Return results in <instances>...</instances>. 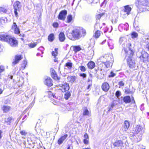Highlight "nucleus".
Returning <instances> with one entry per match:
<instances>
[{
  "mask_svg": "<svg viewBox=\"0 0 149 149\" xmlns=\"http://www.w3.org/2000/svg\"><path fill=\"white\" fill-rule=\"evenodd\" d=\"M122 45L123 47L122 50L125 52V57H127L126 61L127 65L130 68H134L136 66V62L135 60L133 59L134 52L130 48L131 46V43L126 42Z\"/></svg>",
  "mask_w": 149,
  "mask_h": 149,
  "instance_id": "f257e3e1",
  "label": "nucleus"
},
{
  "mask_svg": "<svg viewBox=\"0 0 149 149\" xmlns=\"http://www.w3.org/2000/svg\"><path fill=\"white\" fill-rule=\"evenodd\" d=\"M86 34V30L81 27H77L73 29L71 32H68L67 34V37L72 40H75L84 37Z\"/></svg>",
  "mask_w": 149,
  "mask_h": 149,
  "instance_id": "f03ea898",
  "label": "nucleus"
},
{
  "mask_svg": "<svg viewBox=\"0 0 149 149\" xmlns=\"http://www.w3.org/2000/svg\"><path fill=\"white\" fill-rule=\"evenodd\" d=\"M135 4L139 12L149 11V0H136Z\"/></svg>",
  "mask_w": 149,
  "mask_h": 149,
  "instance_id": "7ed1b4c3",
  "label": "nucleus"
},
{
  "mask_svg": "<svg viewBox=\"0 0 149 149\" xmlns=\"http://www.w3.org/2000/svg\"><path fill=\"white\" fill-rule=\"evenodd\" d=\"M100 62L104 64L105 67L107 68L111 67L112 65L113 61L111 60L110 57L105 55L101 57L100 58Z\"/></svg>",
  "mask_w": 149,
  "mask_h": 149,
  "instance_id": "20e7f679",
  "label": "nucleus"
},
{
  "mask_svg": "<svg viewBox=\"0 0 149 149\" xmlns=\"http://www.w3.org/2000/svg\"><path fill=\"white\" fill-rule=\"evenodd\" d=\"M139 58L141 62L144 63L149 62V54L146 52L142 51Z\"/></svg>",
  "mask_w": 149,
  "mask_h": 149,
  "instance_id": "39448f33",
  "label": "nucleus"
},
{
  "mask_svg": "<svg viewBox=\"0 0 149 149\" xmlns=\"http://www.w3.org/2000/svg\"><path fill=\"white\" fill-rule=\"evenodd\" d=\"M21 3L18 1H15L13 5L14 12L15 16L18 17L19 16L18 13L20 9Z\"/></svg>",
  "mask_w": 149,
  "mask_h": 149,
  "instance_id": "423d86ee",
  "label": "nucleus"
},
{
  "mask_svg": "<svg viewBox=\"0 0 149 149\" xmlns=\"http://www.w3.org/2000/svg\"><path fill=\"white\" fill-rule=\"evenodd\" d=\"M7 43L11 47H17L18 45L17 40L15 37L11 36H10Z\"/></svg>",
  "mask_w": 149,
  "mask_h": 149,
  "instance_id": "0eeeda50",
  "label": "nucleus"
},
{
  "mask_svg": "<svg viewBox=\"0 0 149 149\" xmlns=\"http://www.w3.org/2000/svg\"><path fill=\"white\" fill-rule=\"evenodd\" d=\"M124 138V136H122L120 138V139H122V140L120 139L115 141L113 143V147H120L121 148L124 147V143L123 141Z\"/></svg>",
  "mask_w": 149,
  "mask_h": 149,
  "instance_id": "6e6552de",
  "label": "nucleus"
},
{
  "mask_svg": "<svg viewBox=\"0 0 149 149\" xmlns=\"http://www.w3.org/2000/svg\"><path fill=\"white\" fill-rule=\"evenodd\" d=\"M56 87L59 88V89L63 92H65L70 89L69 84L66 82H65L63 84L58 85H56Z\"/></svg>",
  "mask_w": 149,
  "mask_h": 149,
  "instance_id": "1a4fd4ad",
  "label": "nucleus"
},
{
  "mask_svg": "<svg viewBox=\"0 0 149 149\" xmlns=\"http://www.w3.org/2000/svg\"><path fill=\"white\" fill-rule=\"evenodd\" d=\"M143 127L140 125H137L134 130L133 136H135L138 134H139L140 135H141L143 132Z\"/></svg>",
  "mask_w": 149,
  "mask_h": 149,
  "instance_id": "9d476101",
  "label": "nucleus"
},
{
  "mask_svg": "<svg viewBox=\"0 0 149 149\" xmlns=\"http://www.w3.org/2000/svg\"><path fill=\"white\" fill-rule=\"evenodd\" d=\"M23 58L22 55L21 54H16L15 55L14 59L12 63L13 65H15L18 63Z\"/></svg>",
  "mask_w": 149,
  "mask_h": 149,
  "instance_id": "9b49d317",
  "label": "nucleus"
},
{
  "mask_svg": "<svg viewBox=\"0 0 149 149\" xmlns=\"http://www.w3.org/2000/svg\"><path fill=\"white\" fill-rule=\"evenodd\" d=\"M11 29L13 30L14 33L16 35H19L20 33V30L19 27L15 22H13L11 26Z\"/></svg>",
  "mask_w": 149,
  "mask_h": 149,
  "instance_id": "f8f14e48",
  "label": "nucleus"
},
{
  "mask_svg": "<svg viewBox=\"0 0 149 149\" xmlns=\"http://www.w3.org/2000/svg\"><path fill=\"white\" fill-rule=\"evenodd\" d=\"M123 100L125 103H129L132 102L133 103H135V101L133 97H132L131 99L130 97L129 96H124L123 98Z\"/></svg>",
  "mask_w": 149,
  "mask_h": 149,
  "instance_id": "ddd939ff",
  "label": "nucleus"
},
{
  "mask_svg": "<svg viewBox=\"0 0 149 149\" xmlns=\"http://www.w3.org/2000/svg\"><path fill=\"white\" fill-rule=\"evenodd\" d=\"M67 13V11L65 10H63L60 12L58 17L59 19L64 21L65 20L66 15Z\"/></svg>",
  "mask_w": 149,
  "mask_h": 149,
  "instance_id": "4468645a",
  "label": "nucleus"
},
{
  "mask_svg": "<svg viewBox=\"0 0 149 149\" xmlns=\"http://www.w3.org/2000/svg\"><path fill=\"white\" fill-rule=\"evenodd\" d=\"M101 88L102 91L105 92H107L110 88L109 84L107 82H104L101 85Z\"/></svg>",
  "mask_w": 149,
  "mask_h": 149,
  "instance_id": "2eb2a0df",
  "label": "nucleus"
},
{
  "mask_svg": "<svg viewBox=\"0 0 149 149\" xmlns=\"http://www.w3.org/2000/svg\"><path fill=\"white\" fill-rule=\"evenodd\" d=\"M10 37L9 35L7 34L0 35V40L7 43Z\"/></svg>",
  "mask_w": 149,
  "mask_h": 149,
  "instance_id": "dca6fc26",
  "label": "nucleus"
},
{
  "mask_svg": "<svg viewBox=\"0 0 149 149\" xmlns=\"http://www.w3.org/2000/svg\"><path fill=\"white\" fill-rule=\"evenodd\" d=\"M11 107L6 105H3L1 107V109L3 112L4 113H8L11 110Z\"/></svg>",
  "mask_w": 149,
  "mask_h": 149,
  "instance_id": "f3484780",
  "label": "nucleus"
},
{
  "mask_svg": "<svg viewBox=\"0 0 149 149\" xmlns=\"http://www.w3.org/2000/svg\"><path fill=\"white\" fill-rule=\"evenodd\" d=\"M105 16V13L104 12L99 13H98L97 14L95 15V20L96 21L100 20L101 18L104 17Z\"/></svg>",
  "mask_w": 149,
  "mask_h": 149,
  "instance_id": "a211bd4d",
  "label": "nucleus"
},
{
  "mask_svg": "<svg viewBox=\"0 0 149 149\" xmlns=\"http://www.w3.org/2000/svg\"><path fill=\"white\" fill-rule=\"evenodd\" d=\"M103 33L102 31L99 30H97L94 32L93 35V37L95 39H97Z\"/></svg>",
  "mask_w": 149,
  "mask_h": 149,
  "instance_id": "6ab92c4d",
  "label": "nucleus"
},
{
  "mask_svg": "<svg viewBox=\"0 0 149 149\" xmlns=\"http://www.w3.org/2000/svg\"><path fill=\"white\" fill-rule=\"evenodd\" d=\"M14 120V119L12 117H9L5 119L4 123L7 125H11Z\"/></svg>",
  "mask_w": 149,
  "mask_h": 149,
  "instance_id": "aec40b11",
  "label": "nucleus"
},
{
  "mask_svg": "<svg viewBox=\"0 0 149 149\" xmlns=\"http://www.w3.org/2000/svg\"><path fill=\"white\" fill-rule=\"evenodd\" d=\"M88 68L90 70L93 69L95 66V63L93 61H90L88 62L87 64Z\"/></svg>",
  "mask_w": 149,
  "mask_h": 149,
  "instance_id": "412c9836",
  "label": "nucleus"
},
{
  "mask_svg": "<svg viewBox=\"0 0 149 149\" xmlns=\"http://www.w3.org/2000/svg\"><path fill=\"white\" fill-rule=\"evenodd\" d=\"M45 84L46 85L49 87H50L53 85L52 81L50 77H47L45 79Z\"/></svg>",
  "mask_w": 149,
  "mask_h": 149,
  "instance_id": "4be33fe9",
  "label": "nucleus"
},
{
  "mask_svg": "<svg viewBox=\"0 0 149 149\" xmlns=\"http://www.w3.org/2000/svg\"><path fill=\"white\" fill-rule=\"evenodd\" d=\"M84 136V138L83 140L84 143L86 145H88L89 143V137L87 134L85 133Z\"/></svg>",
  "mask_w": 149,
  "mask_h": 149,
  "instance_id": "5701e85b",
  "label": "nucleus"
},
{
  "mask_svg": "<svg viewBox=\"0 0 149 149\" xmlns=\"http://www.w3.org/2000/svg\"><path fill=\"white\" fill-rule=\"evenodd\" d=\"M124 8L123 12L126 13L127 15H129L132 9L131 7L128 5H127L125 6Z\"/></svg>",
  "mask_w": 149,
  "mask_h": 149,
  "instance_id": "b1692460",
  "label": "nucleus"
},
{
  "mask_svg": "<svg viewBox=\"0 0 149 149\" xmlns=\"http://www.w3.org/2000/svg\"><path fill=\"white\" fill-rule=\"evenodd\" d=\"M58 39L61 42H63L65 41V37L64 33L61 32L58 35Z\"/></svg>",
  "mask_w": 149,
  "mask_h": 149,
  "instance_id": "393cba45",
  "label": "nucleus"
},
{
  "mask_svg": "<svg viewBox=\"0 0 149 149\" xmlns=\"http://www.w3.org/2000/svg\"><path fill=\"white\" fill-rule=\"evenodd\" d=\"M68 136V135L67 134H65L63 136H61L58 141V144L60 145L62 144L65 140L67 138Z\"/></svg>",
  "mask_w": 149,
  "mask_h": 149,
  "instance_id": "a878e982",
  "label": "nucleus"
},
{
  "mask_svg": "<svg viewBox=\"0 0 149 149\" xmlns=\"http://www.w3.org/2000/svg\"><path fill=\"white\" fill-rule=\"evenodd\" d=\"M73 50L75 53L80 51L82 49L80 45H75L72 46Z\"/></svg>",
  "mask_w": 149,
  "mask_h": 149,
  "instance_id": "bb28decb",
  "label": "nucleus"
},
{
  "mask_svg": "<svg viewBox=\"0 0 149 149\" xmlns=\"http://www.w3.org/2000/svg\"><path fill=\"white\" fill-rule=\"evenodd\" d=\"M91 115V112L88 110L87 107H85L83 110V116H90Z\"/></svg>",
  "mask_w": 149,
  "mask_h": 149,
  "instance_id": "cd10ccee",
  "label": "nucleus"
},
{
  "mask_svg": "<svg viewBox=\"0 0 149 149\" xmlns=\"http://www.w3.org/2000/svg\"><path fill=\"white\" fill-rule=\"evenodd\" d=\"M64 67L65 69V67H66L67 69H71L72 67V63L71 62H68L65 64Z\"/></svg>",
  "mask_w": 149,
  "mask_h": 149,
  "instance_id": "c85d7f7f",
  "label": "nucleus"
},
{
  "mask_svg": "<svg viewBox=\"0 0 149 149\" xmlns=\"http://www.w3.org/2000/svg\"><path fill=\"white\" fill-rule=\"evenodd\" d=\"M50 70L52 77L53 79H55L56 77V73L55 70L53 68H51Z\"/></svg>",
  "mask_w": 149,
  "mask_h": 149,
  "instance_id": "c756f323",
  "label": "nucleus"
},
{
  "mask_svg": "<svg viewBox=\"0 0 149 149\" xmlns=\"http://www.w3.org/2000/svg\"><path fill=\"white\" fill-rule=\"evenodd\" d=\"M71 94L70 91L66 92L64 95V98L65 100H68L71 96Z\"/></svg>",
  "mask_w": 149,
  "mask_h": 149,
  "instance_id": "7c9ffc66",
  "label": "nucleus"
},
{
  "mask_svg": "<svg viewBox=\"0 0 149 149\" xmlns=\"http://www.w3.org/2000/svg\"><path fill=\"white\" fill-rule=\"evenodd\" d=\"M49 98H50L51 102L55 105V104L54 103V102H55V100L56 99L55 94H52L51 95H50Z\"/></svg>",
  "mask_w": 149,
  "mask_h": 149,
  "instance_id": "2f4dec72",
  "label": "nucleus"
},
{
  "mask_svg": "<svg viewBox=\"0 0 149 149\" xmlns=\"http://www.w3.org/2000/svg\"><path fill=\"white\" fill-rule=\"evenodd\" d=\"M37 45V42H31L28 44V45L29 48H32L35 47Z\"/></svg>",
  "mask_w": 149,
  "mask_h": 149,
  "instance_id": "473e14b6",
  "label": "nucleus"
},
{
  "mask_svg": "<svg viewBox=\"0 0 149 149\" xmlns=\"http://www.w3.org/2000/svg\"><path fill=\"white\" fill-rule=\"evenodd\" d=\"M54 35L53 34H50L48 36V39L49 41L52 42L54 39Z\"/></svg>",
  "mask_w": 149,
  "mask_h": 149,
  "instance_id": "72a5a7b5",
  "label": "nucleus"
},
{
  "mask_svg": "<svg viewBox=\"0 0 149 149\" xmlns=\"http://www.w3.org/2000/svg\"><path fill=\"white\" fill-rule=\"evenodd\" d=\"M67 22L69 23L72 20V16L70 14L67 17Z\"/></svg>",
  "mask_w": 149,
  "mask_h": 149,
  "instance_id": "f704fd0d",
  "label": "nucleus"
},
{
  "mask_svg": "<svg viewBox=\"0 0 149 149\" xmlns=\"http://www.w3.org/2000/svg\"><path fill=\"white\" fill-rule=\"evenodd\" d=\"M116 105V104L114 103H112L110 104L108 107V111H110L113 109V108Z\"/></svg>",
  "mask_w": 149,
  "mask_h": 149,
  "instance_id": "c9c22d12",
  "label": "nucleus"
},
{
  "mask_svg": "<svg viewBox=\"0 0 149 149\" xmlns=\"http://www.w3.org/2000/svg\"><path fill=\"white\" fill-rule=\"evenodd\" d=\"M130 126V124L129 122L127 120H125L124 121V128L126 130H127Z\"/></svg>",
  "mask_w": 149,
  "mask_h": 149,
  "instance_id": "e433bc0d",
  "label": "nucleus"
},
{
  "mask_svg": "<svg viewBox=\"0 0 149 149\" xmlns=\"http://www.w3.org/2000/svg\"><path fill=\"white\" fill-rule=\"evenodd\" d=\"M132 38H136L138 36V33L135 32H132L131 34Z\"/></svg>",
  "mask_w": 149,
  "mask_h": 149,
  "instance_id": "4c0bfd02",
  "label": "nucleus"
},
{
  "mask_svg": "<svg viewBox=\"0 0 149 149\" xmlns=\"http://www.w3.org/2000/svg\"><path fill=\"white\" fill-rule=\"evenodd\" d=\"M70 82L71 83H73L75 81L76 77L75 76H71L70 77Z\"/></svg>",
  "mask_w": 149,
  "mask_h": 149,
  "instance_id": "58836bf2",
  "label": "nucleus"
},
{
  "mask_svg": "<svg viewBox=\"0 0 149 149\" xmlns=\"http://www.w3.org/2000/svg\"><path fill=\"white\" fill-rule=\"evenodd\" d=\"M79 68L80 69V70L81 72H84L86 70L85 67L83 65H81L79 66Z\"/></svg>",
  "mask_w": 149,
  "mask_h": 149,
  "instance_id": "ea45409f",
  "label": "nucleus"
},
{
  "mask_svg": "<svg viewBox=\"0 0 149 149\" xmlns=\"http://www.w3.org/2000/svg\"><path fill=\"white\" fill-rule=\"evenodd\" d=\"M7 12V9L1 7L0 8V12H3V13H6Z\"/></svg>",
  "mask_w": 149,
  "mask_h": 149,
  "instance_id": "a19ab883",
  "label": "nucleus"
},
{
  "mask_svg": "<svg viewBox=\"0 0 149 149\" xmlns=\"http://www.w3.org/2000/svg\"><path fill=\"white\" fill-rule=\"evenodd\" d=\"M116 74L114 73L112 71H111L110 72V74L108 75L109 77H113L115 76Z\"/></svg>",
  "mask_w": 149,
  "mask_h": 149,
  "instance_id": "79ce46f5",
  "label": "nucleus"
},
{
  "mask_svg": "<svg viewBox=\"0 0 149 149\" xmlns=\"http://www.w3.org/2000/svg\"><path fill=\"white\" fill-rule=\"evenodd\" d=\"M27 133V132L24 130H22L20 132V134L22 136H25Z\"/></svg>",
  "mask_w": 149,
  "mask_h": 149,
  "instance_id": "37998d69",
  "label": "nucleus"
},
{
  "mask_svg": "<svg viewBox=\"0 0 149 149\" xmlns=\"http://www.w3.org/2000/svg\"><path fill=\"white\" fill-rule=\"evenodd\" d=\"M5 70V67L3 65L0 66V72L1 73L2 72H4Z\"/></svg>",
  "mask_w": 149,
  "mask_h": 149,
  "instance_id": "c03bdc74",
  "label": "nucleus"
},
{
  "mask_svg": "<svg viewBox=\"0 0 149 149\" xmlns=\"http://www.w3.org/2000/svg\"><path fill=\"white\" fill-rule=\"evenodd\" d=\"M79 75L80 77H82L83 78H85L87 76L86 74L84 73L80 74Z\"/></svg>",
  "mask_w": 149,
  "mask_h": 149,
  "instance_id": "a18cd8bd",
  "label": "nucleus"
},
{
  "mask_svg": "<svg viewBox=\"0 0 149 149\" xmlns=\"http://www.w3.org/2000/svg\"><path fill=\"white\" fill-rule=\"evenodd\" d=\"M125 93L126 94H129L131 93V91L129 89L127 88L125 90Z\"/></svg>",
  "mask_w": 149,
  "mask_h": 149,
  "instance_id": "49530a36",
  "label": "nucleus"
},
{
  "mask_svg": "<svg viewBox=\"0 0 149 149\" xmlns=\"http://www.w3.org/2000/svg\"><path fill=\"white\" fill-rule=\"evenodd\" d=\"M52 54L54 56V58L56 57V48L54 49V51H53L52 52Z\"/></svg>",
  "mask_w": 149,
  "mask_h": 149,
  "instance_id": "de8ad7c7",
  "label": "nucleus"
},
{
  "mask_svg": "<svg viewBox=\"0 0 149 149\" xmlns=\"http://www.w3.org/2000/svg\"><path fill=\"white\" fill-rule=\"evenodd\" d=\"M118 84L119 85V87H120L121 86H123L125 84L122 81H121L118 82Z\"/></svg>",
  "mask_w": 149,
  "mask_h": 149,
  "instance_id": "09e8293b",
  "label": "nucleus"
},
{
  "mask_svg": "<svg viewBox=\"0 0 149 149\" xmlns=\"http://www.w3.org/2000/svg\"><path fill=\"white\" fill-rule=\"evenodd\" d=\"M115 95H116V96L117 97H118L119 96H120V95H121V93L119 91H118L116 92Z\"/></svg>",
  "mask_w": 149,
  "mask_h": 149,
  "instance_id": "8fccbe9b",
  "label": "nucleus"
},
{
  "mask_svg": "<svg viewBox=\"0 0 149 149\" xmlns=\"http://www.w3.org/2000/svg\"><path fill=\"white\" fill-rule=\"evenodd\" d=\"M103 30H104V33L106 32L108 30L107 27L105 26H104L103 28Z\"/></svg>",
  "mask_w": 149,
  "mask_h": 149,
  "instance_id": "3c124183",
  "label": "nucleus"
},
{
  "mask_svg": "<svg viewBox=\"0 0 149 149\" xmlns=\"http://www.w3.org/2000/svg\"><path fill=\"white\" fill-rule=\"evenodd\" d=\"M92 85V84H89L87 86V89L88 90L90 89H91V87Z\"/></svg>",
  "mask_w": 149,
  "mask_h": 149,
  "instance_id": "603ef678",
  "label": "nucleus"
},
{
  "mask_svg": "<svg viewBox=\"0 0 149 149\" xmlns=\"http://www.w3.org/2000/svg\"><path fill=\"white\" fill-rule=\"evenodd\" d=\"M2 133H3L2 131L1 130H0V139H1L2 137Z\"/></svg>",
  "mask_w": 149,
  "mask_h": 149,
  "instance_id": "864d4df0",
  "label": "nucleus"
},
{
  "mask_svg": "<svg viewBox=\"0 0 149 149\" xmlns=\"http://www.w3.org/2000/svg\"><path fill=\"white\" fill-rule=\"evenodd\" d=\"M3 91V90L1 88H0V95L2 94Z\"/></svg>",
  "mask_w": 149,
  "mask_h": 149,
  "instance_id": "5fc2aeb1",
  "label": "nucleus"
},
{
  "mask_svg": "<svg viewBox=\"0 0 149 149\" xmlns=\"http://www.w3.org/2000/svg\"><path fill=\"white\" fill-rule=\"evenodd\" d=\"M19 35V36H22V37H24L25 36V35L24 34L22 35L20 33V34Z\"/></svg>",
  "mask_w": 149,
  "mask_h": 149,
  "instance_id": "6e6d98bb",
  "label": "nucleus"
},
{
  "mask_svg": "<svg viewBox=\"0 0 149 149\" xmlns=\"http://www.w3.org/2000/svg\"><path fill=\"white\" fill-rule=\"evenodd\" d=\"M106 42V40H104V41H103L101 43V44H104Z\"/></svg>",
  "mask_w": 149,
  "mask_h": 149,
  "instance_id": "4d7b16f0",
  "label": "nucleus"
},
{
  "mask_svg": "<svg viewBox=\"0 0 149 149\" xmlns=\"http://www.w3.org/2000/svg\"><path fill=\"white\" fill-rule=\"evenodd\" d=\"M3 20L2 18H0V24L2 23V22Z\"/></svg>",
  "mask_w": 149,
  "mask_h": 149,
  "instance_id": "13d9d810",
  "label": "nucleus"
},
{
  "mask_svg": "<svg viewBox=\"0 0 149 149\" xmlns=\"http://www.w3.org/2000/svg\"><path fill=\"white\" fill-rule=\"evenodd\" d=\"M97 24H98L99 25V28L100 29H101L102 28V26H100V24L99 23H97Z\"/></svg>",
  "mask_w": 149,
  "mask_h": 149,
  "instance_id": "bf43d9fd",
  "label": "nucleus"
},
{
  "mask_svg": "<svg viewBox=\"0 0 149 149\" xmlns=\"http://www.w3.org/2000/svg\"><path fill=\"white\" fill-rule=\"evenodd\" d=\"M53 26L54 27H56V23H54L53 24Z\"/></svg>",
  "mask_w": 149,
  "mask_h": 149,
  "instance_id": "052dcab7",
  "label": "nucleus"
},
{
  "mask_svg": "<svg viewBox=\"0 0 149 149\" xmlns=\"http://www.w3.org/2000/svg\"><path fill=\"white\" fill-rule=\"evenodd\" d=\"M82 149H91V148H90L87 147V148H83Z\"/></svg>",
  "mask_w": 149,
  "mask_h": 149,
  "instance_id": "680f3d73",
  "label": "nucleus"
},
{
  "mask_svg": "<svg viewBox=\"0 0 149 149\" xmlns=\"http://www.w3.org/2000/svg\"><path fill=\"white\" fill-rule=\"evenodd\" d=\"M92 81V80H90L89 79H88L87 81L88 82H89L90 81Z\"/></svg>",
  "mask_w": 149,
  "mask_h": 149,
  "instance_id": "e2e57ef3",
  "label": "nucleus"
},
{
  "mask_svg": "<svg viewBox=\"0 0 149 149\" xmlns=\"http://www.w3.org/2000/svg\"><path fill=\"white\" fill-rule=\"evenodd\" d=\"M56 79H57L58 80H59L60 79V77H57V76H56Z\"/></svg>",
  "mask_w": 149,
  "mask_h": 149,
  "instance_id": "0e129e2a",
  "label": "nucleus"
},
{
  "mask_svg": "<svg viewBox=\"0 0 149 149\" xmlns=\"http://www.w3.org/2000/svg\"><path fill=\"white\" fill-rule=\"evenodd\" d=\"M58 24L56 22V28H57L58 26Z\"/></svg>",
  "mask_w": 149,
  "mask_h": 149,
  "instance_id": "69168bd1",
  "label": "nucleus"
},
{
  "mask_svg": "<svg viewBox=\"0 0 149 149\" xmlns=\"http://www.w3.org/2000/svg\"><path fill=\"white\" fill-rule=\"evenodd\" d=\"M54 62H56V59H54Z\"/></svg>",
  "mask_w": 149,
  "mask_h": 149,
  "instance_id": "338daca9",
  "label": "nucleus"
},
{
  "mask_svg": "<svg viewBox=\"0 0 149 149\" xmlns=\"http://www.w3.org/2000/svg\"><path fill=\"white\" fill-rule=\"evenodd\" d=\"M103 24L104 26L105 24V23H103Z\"/></svg>",
  "mask_w": 149,
  "mask_h": 149,
  "instance_id": "774afa93",
  "label": "nucleus"
}]
</instances>
